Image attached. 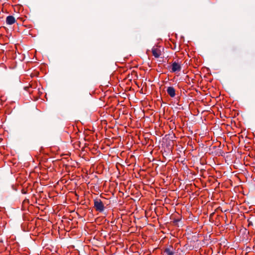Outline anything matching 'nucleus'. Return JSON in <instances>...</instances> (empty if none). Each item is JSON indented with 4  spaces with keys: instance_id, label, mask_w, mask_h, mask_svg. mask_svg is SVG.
<instances>
[{
    "instance_id": "6",
    "label": "nucleus",
    "mask_w": 255,
    "mask_h": 255,
    "mask_svg": "<svg viewBox=\"0 0 255 255\" xmlns=\"http://www.w3.org/2000/svg\"><path fill=\"white\" fill-rule=\"evenodd\" d=\"M16 20L14 16L9 15L6 17V22L8 25H11L15 22Z\"/></svg>"
},
{
    "instance_id": "2",
    "label": "nucleus",
    "mask_w": 255,
    "mask_h": 255,
    "mask_svg": "<svg viewBox=\"0 0 255 255\" xmlns=\"http://www.w3.org/2000/svg\"><path fill=\"white\" fill-rule=\"evenodd\" d=\"M171 72L173 73L178 72L181 70V63L179 62L174 61L171 65Z\"/></svg>"
},
{
    "instance_id": "3",
    "label": "nucleus",
    "mask_w": 255,
    "mask_h": 255,
    "mask_svg": "<svg viewBox=\"0 0 255 255\" xmlns=\"http://www.w3.org/2000/svg\"><path fill=\"white\" fill-rule=\"evenodd\" d=\"M152 55L156 58L159 57L161 55V51L159 48L157 47H153L152 48Z\"/></svg>"
},
{
    "instance_id": "5",
    "label": "nucleus",
    "mask_w": 255,
    "mask_h": 255,
    "mask_svg": "<svg viewBox=\"0 0 255 255\" xmlns=\"http://www.w3.org/2000/svg\"><path fill=\"white\" fill-rule=\"evenodd\" d=\"M167 92L171 98L175 96V90L173 87H168L167 89Z\"/></svg>"
},
{
    "instance_id": "1",
    "label": "nucleus",
    "mask_w": 255,
    "mask_h": 255,
    "mask_svg": "<svg viewBox=\"0 0 255 255\" xmlns=\"http://www.w3.org/2000/svg\"><path fill=\"white\" fill-rule=\"evenodd\" d=\"M94 207L96 210L100 212L104 210V205L100 199H96L94 200Z\"/></svg>"
},
{
    "instance_id": "4",
    "label": "nucleus",
    "mask_w": 255,
    "mask_h": 255,
    "mask_svg": "<svg viewBox=\"0 0 255 255\" xmlns=\"http://www.w3.org/2000/svg\"><path fill=\"white\" fill-rule=\"evenodd\" d=\"M173 248L171 246L165 249L164 251V255H174Z\"/></svg>"
}]
</instances>
